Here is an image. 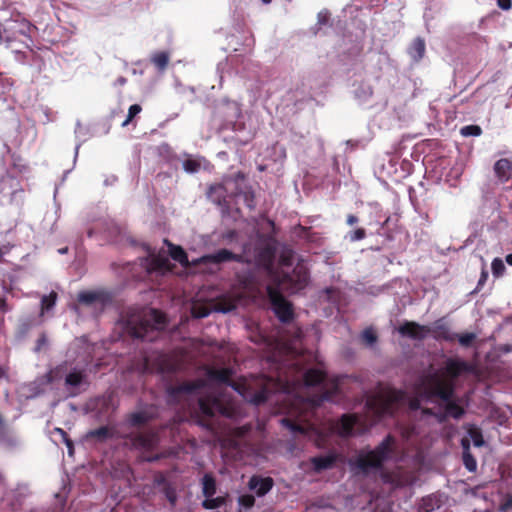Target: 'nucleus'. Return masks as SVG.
<instances>
[{
    "mask_svg": "<svg viewBox=\"0 0 512 512\" xmlns=\"http://www.w3.org/2000/svg\"><path fill=\"white\" fill-rule=\"evenodd\" d=\"M419 388L421 395L427 399L439 398L446 403L445 412L448 416L459 419L465 411L463 407L452 400L454 384L442 377L438 372L430 373L421 379Z\"/></svg>",
    "mask_w": 512,
    "mask_h": 512,
    "instance_id": "obj_1",
    "label": "nucleus"
},
{
    "mask_svg": "<svg viewBox=\"0 0 512 512\" xmlns=\"http://www.w3.org/2000/svg\"><path fill=\"white\" fill-rule=\"evenodd\" d=\"M166 322L164 313L157 309H152L149 319H129L126 323V330L133 338L152 342L158 337L159 331L164 329Z\"/></svg>",
    "mask_w": 512,
    "mask_h": 512,
    "instance_id": "obj_2",
    "label": "nucleus"
},
{
    "mask_svg": "<svg viewBox=\"0 0 512 512\" xmlns=\"http://www.w3.org/2000/svg\"><path fill=\"white\" fill-rule=\"evenodd\" d=\"M47 382L52 384L64 380V386L68 396L80 395L88 386L89 381L84 369L72 368L67 371L66 364L57 365L46 374Z\"/></svg>",
    "mask_w": 512,
    "mask_h": 512,
    "instance_id": "obj_3",
    "label": "nucleus"
},
{
    "mask_svg": "<svg viewBox=\"0 0 512 512\" xmlns=\"http://www.w3.org/2000/svg\"><path fill=\"white\" fill-rule=\"evenodd\" d=\"M395 438L388 434L373 450L361 451L354 461V466L367 474L371 469H380L394 450Z\"/></svg>",
    "mask_w": 512,
    "mask_h": 512,
    "instance_id": "obj_4",
    "label": "nucleus"
},
{
    "mask_svg": "<svg viewBox=\"0 0 512 512\" xmlns=\"http://www.w3.org/2000/svg\"><path fill=\"white\" fill-rule=\"evenodd\" d=\"M406 393L402 390L390 389L384 394L373 396L367 400V407L377 416H393L397 407L406 401Z\"/></svg>",
    "mask_w": 512,
    "mask_h": 512,
    "instance_id": "obj_5",
    "label": "nucleus"
},
{
    "mask_svg": "<svg viewBox=\"0 0 512 512\" xmlns=\"http://www.w3.org/2000/svg\"><path fill=\"white\" fill-rule=\"evenodd\" d=\"M266 292L277 319L283 324L291 323L295 317L293 305L283 296L280 286L268 285Z\"/></svg>",
    "mask_w": 512,
    "mask_h": 512,
    "instance_id": "obj_6",
    "label": "nucleus"
},
{
    "mask_svg": "<svg viewBox=\"0 0 512 512\" xmlns=\"http://www.w3.org/2000/svg\"><path fill=\"white\" fill-rule=\"evenodd\" d=\"M124 439L127 447L142 452H152L159 444L158 433L153 429L131 432Z\"/></svg>",
    "mask_w": 512,
    "mask_h": 512,
    "instance_id": "obj_7",
    "label": "nucleus"
},
{
    "mask_svg": "<svg viewBox=\"0 0 512 512\" xmlns=\"http://www.w3.org/2000/svg\"><path fill=\"white\" fill-rule=\"evenodd\" d=\"M180 368V364L169 354L157 352L153 356L144 357V370L150 373L174 374Z\"/></svg>",
    "mask_w": 512,
    "mask_h": 512,
    "instance_id": "obj_8",
    "label": "nucleus"
},
{
    "mask_svg": "<svg viewBox=\"0 0 512 512\" xmlns=\"http://www.w3.org/2000/svg\"><path fill=\"white\" fill-rule=\"evenodd\" d=\"M36 29L28 20L21 18L18 14L16 18L7 20L3 26L4 42L10 43L18 36L29 37L32 30Z\"/></svg>",
    "mask_w": 512,
    "mask_h": 512,
    "instance_id": "obj_9",
    "label": "nucleus"
},
{
    "mask_svg": "<svg viewBox=\"0 0 512 512\" xmlns=\"http://www.w3.org/2000/svg\"><path fill=\"white\" fill-rule=\"evenodd\" d=\"M206 386L203 379L184 381L178 385H171L167 388V401L169 404H179L183 395H192Z\"/></svg>",
    "mask_w": 512,
    "mask_h": 512,
    "instance_id": "obj_10",
    "label": "nucleus"
},
{
    "mask_svg": "<svg viewBox=\"0 0 512 512\" xmlns=\"http://www.w3.org/2000/svg\"><path fill=\"white\" fill-rule=\"evenodd\" d=\"M113 295L105 289L84 290L77 295L78 303L85 306H98L104 308L111 304Z\"/></svg>",
    "mask_w": 512,
    "mask_h": 512,
    "instance_id": "obj_11",
    "label": "nucleus"
},
{
    "mask_svg": "<svg viewBox=\"0 0 512 512\" xmlns=\"http://www.w3.org/2000/svg\"><path fill=\"white\" fill-rule=\"evenodd\" d=\"M228 261H234L242 264H250L252 261L244 254H236L228 249H219L212 254H207L201 257V262L204 264H220Z\"/></svg>",
    "mask_w": 512,
    "mask_h": 512,
    "instance_id": "obj_12",
    "label": "nucleus"
},
{
    "mask_svg": "<svg viewBox=\"0 0 512 512\" xmlns=\"http://www.w3.org/2000/svg\"><path fill=\"white\" fill-rule=\"evenodd\" d=\"M309 281V273L303 266H297L294 268L292 274H284L277 280L278 286H283L286 283H291L292 288L295 290L303 289Z\"/></svg>",
    "mask_w": 512,
    "mask_h": 512,
    "instance_id": "obj_13",
    "label": "nucleus"
},
{
    "mask_svg": "<svg viewBox=\"0 0 512 512\" xmlns=\"http://www.w3.org/2000/svg\"><path fill=\"white\" fill-rule=\"evenodd\" d=\"M397 330L401 336L418 341L424 340L430 334L429 326L415 321H405Z\"/></svg>",
    "mask_w": 512,
    "mask_h": 512,
    "instance_id": "obj_14",
    "label": "nucleus"
},
{
    "mask_svg": "<svg viewBox=\"0 0 512 512\" xmlns=\"http://www.w3.org/2000/svg\"><path fill=\"white\" fill-rule=\"evenodd\" d=\"M437 341L454 342L457 337V333H453L450 330L448 324L443 318L436 320L432 327H430V334Z\"/></svg>",
    "mask_w": 512,
    "mask_h": 512,
    "instance_id": "obj_15",
    "label": "nucleus"
},
{
    "mask_svg": "<svg viewBox=\"0 0 512 512\" xmlns=\"http://www.w3.org/2000/svg\"><path fill=\"white\" fill-rule=\"evenodd\" d=\"M444 371L451 378L448 380L453 383L452 380L459 377L462 373L471 372L472 367L464 360L449 358L445 362Z\"/></svg>",
    "mask_w": 512,
    "mask_h": 512,
    "instance_id": "obj_16",
    "label": "nucleus"
},
{
    "mask_svg": "<svg viewBox=\"0 0 512 512\" xmlns=\"http://www.w3.org/2000/svg\"><path fill=\"white\" fill-rule=\"evenodd\" d=\"M233 374L234 371L230 367H224L220 369L206 367V377L211 382L233 386L231 380Z\"/></svg>",
    "mask_w": 512,
    "mask_h": 512,
    "instance_id": "obj_17",
    "label": "nucleus"
},
{
    "mask_svg": "<svg viewBox=\"0 0 512 512\" xmlns=\"http://www.w3.org/2000/svg\"><path fill=\"white\" fill-rule=\"evenodd\" d=\"M275 251L271 246H263L256 249L254 262L257 267L270 270L273 266Z\"/></svg>",
    "mask_w": 512,
    "mask_h": 512,
    "instance_id": "obj_18",
    "label": "nucleus"
},
{
    "mask_svg": "<svg viewBox=\"0 0 512 512\" xmlns=\"http://www.w3.org/2000/svg\"><path fill=\"white\" fill-rule=\"evenodd\" d=\"M157 418V411L153 407L133 412L128 416V423L132 427H141Z\"/></svg>",
    "mask_w": 512,
    "mask_h": 512,
    "instance_id": "obj_19",
    "label": "nucleus"
},
{
    "mask_svg": "<svg viewBox=\"0 0 512 512\" xmlns=\"http://www.w3.org/2000/svg\"><path fill=\"white\" fill-rule=\"evenodd\" d=\"M201 414L207 418H212L216 413L222 412L221 402L212 396H205L198 401Z\"/></svg>",
    "mask_w": 512,
    "mask_h": 512,
    "instance_id": "obj_20",
    "label": "nucleus"
},
{
    "mask_svg": "<svg viewBox=\"0 0 512 512\" xmlns=\"http://www.w3.org/2000/svg\"><path fill=\"white\" fill-rule=\"evenodd\" d=\"M359 422L357 414H343L337 423V432L341 437L353 435L354 427Z\"/></svg>",
    "mask_w": 512,
    "mask_h": 512,
    "instance_id": "obj_21",
    "label": "nucleus"
},
{
    "mask_svg": "<svg viewBox=\"0 0 512 512\" xmlns=\"http://www.w3.org/2000/svg\"><path fill=\"white\" fill-rule=\"evenodd\" d=\"M273 485L274 481L271 477L252 476L248 482V487L255 490L259 497L266 495L273 488Z\"/></svg>",
    "mask_w": 512,
    "mask_h": 512,
    "instance_id": "obj_22",
    "label": "nucleus"
},
{
    "mask_svg": "<svg viewBox=\"0 0 512 512\" xmlns=\"http://www.w3.org/2000/svg\"><path fill=\"white\" fill-rule=\"evenodd\" d=\"M494 173L500 183H507L512 175V161L507 158L497 160L494 164Z\"/></svg>",
    "mask_w": 512,
    "mask_h": 512,
    "instance_id": "obj_23",
    "label": "nucleus"
},
{
    "mask_svg": "<svg viewBox=\"0 0 512 512\" xmlns=\"http://www.w3.org/2000/svg\"><path fill=\"white\" fill-rule=\"evenodd\" d=\"M20 189V182L16 177L5 174L0 178V196H14Z\"/></svg>",
    "mask_w": 512,
    "mask_h": 512,
    "instance_id": "obj_24",
    "label": "nucleus"
},
{
    "mask_svg": "<svg viewBox=\"0 0 512 512\" xmlns=\"http://www.w3.org/2000/svg\"><path fill=\"white\" fill-rule=\"evenodd\" d=\"M338 456L334 453H330L325 456H316L311 458V463L316 472H322L324 470L332 468L337 462Z\"/></svg>",
    "mask_w": 512,
    "mask_h": 512,
    "instance_id": "obj_25",
    "label": "nucleus"
},
{
    "mask_svg": "<svg viewBox=\"0 0 512 512\" xmlns=\"http://www.w3.org/2000/svg\"><path fill=\"white\" fill-rule=\"evenodd\" d=\"M326 379V373L319 368H310L303 374V383L305 386L314 387Z\"/></svg>",
    "mask_w": 512,
    "mask_h": 512,
    "instance_id": "obj_26",
    "label": "nucleus"
},
{
    "mask_svg": "<svg viewBox=\"0 0 512 512\" xmlns=\"http://www.w3.org/2000/svg\"><path fill=\"white\" fill-rule=\"evenodd\" d=\"M271 379H265L261 384V388L253 392L250 396L249 401L254 405H261L269 399L271 390L269 388Z\"/></svg>",
    "mask_w": 512,
    "mask_h": 512,
    "instance_id": "obj_27",
    "label": "nucleus"
},
{
    "mask_svg": "<svg viewBox=\"0 0 512 512\" xmlns=\"http://www.w3.org/2000/svg\"><path fill=\"white\" fill-rule=\"evenodd\" d=\"M150 62L158 71L163 72L166 70L170 62V53L168 51L154 52L150 57Z\"/></svg>",
    "mask_w": 512,
    "mask_h": 512,
    "instance_id": "obj_28",
    "label": "nucleus"
},
{
    "mask_svg": "<svg viewBox=\"0 0 512 512\" xmlns=\"http://www.w3.org/2000/svg\"><path fill=\"white\" fill-rule=\"evenodd\" d=\"M408 53L414 61H420L425 54V41L420 37L414 39L409 47Z\"/></svg>",
    "mask_w": 512,
    "mask_h": 512,
    "instance_id": "obj_29",
    "label": "nucleus"
},
{
    "mask_svg": "<svg viewBox=\"0 0 512 512\" xmlns=\"http://www.w3.org/2000/svg\"><path fill=\"white\" fill-rule=\"evenodd\" d=\"M462 446H463V464L468 471L474 472L477 468V462H476L475 458L473 457V455L470 453L469 440L463 439Z\"/></svg>",
    "mask_w": 512,
    "mask_h": 512,
    "instance_id": "obj_30",
    "label": "nucleus"
},
{
    "mask_svg": "<svg viewBox=\"0 0 512 512\" xmlns=\"http://www.w3.org/2000/svg\"><path fill=\"white\" fill-rule=\"evenodd\" d=\"M202 493L205 498H210L216 493V480L212 474H205L202 478Z\"/></svg>",
    "mask_w": 512,
    "mask_h": 512,
    "instance_id": "obj_31",
    "label": "nucleus"
},
{
    "mask_svg": "<svg viewBox=\"0 0 512 512\" xmlns=\"http://www.w3.org/2000/svg\"><path fill=\"white\" fill-rule=\"evenodd\" d=\"M169 254L171 258L181 265H188V256L185 250L181 246L169 244Z\"/></svg>",
    "mask_w": 512,
    "mask_h": 512,
    "instance_id": "obj_32",
    "label": "nucleus"
},
{
    "mask_svg": "<svg viewBox=\"0 0 512 512\" xmlns=\"http://www.w3.org/2000/svg\"><path fill=\"white\" fill-rule=\"evenodd\" d=\"M151 268L155 271H170L172 266L167 257L157 255L151 259Z\"/></svg>",
    "mask_w": 512,
    "mask_h": 512,
    "instance_id": "obj_33",
    "label": "nucleus"
},
{
    "mask_svg": "<svg viewBox=\"0 0 512 512\" xmlns=\"http://www.w3.org/2000/svg\"><path fill=\"white\" fill-rule=\"evenodd\" d=\"M57 297V293L55 291H51L48 295H44L41 298V314H44L55 306Z\"/></svg>",
    "mask_w": 512,
    "mask_h": 512,
    "instance_id": "obj_34",
    "label": "nucleus"
},
{
    "mask_svg": "<svg viewBox=\"0 0 512 512\" xmlns=\"http://www.w3.org/2000/svg\"><path fill=\"white\" fill-rule=\"evenodd\" d=\"M89 436L92 438H96L100 441H104L106 439L113 437V430L108 426H101L97 429L90 431Z\"/></svg>",
    "mask_w": 512,
    "mask_h": 512,
    "instance_id": "obj_35",
    "label": "nucleus"
},
{
    "mask_svg": "<svg viewBox=\"0 0 512 512\" xmlns=\"http://www.w3.org/2000/svg\"><path fill=\"white\" fill-rule=\"evenodd\" d=\"M339 394H340V388H339L338 380L335 379L332 382V387L323 391V393L321 395V399L323 401H331L332 402L335 400V397L338 396Z\"/></svg>",
    "mask_w": 512,
    "mask_h": 512,
    "instance_id": "obj_36",
    "label": "nucleus"
},
{
    "mask_svg": "<svg viewBox=\"0 0 512 512\" xmlns=\"http://www.w3.org/2000/svg\"><path fill=\"white\" fill-rule=\"evenodd\" d=\"M225 503V497L218 496L213 498L212 496L210 498H205V500L202 502V507L207 510H212L223 506Z\"/></svg>",
    "mask_w": 512,
    "mask_h": 512,
    "instance_id": "obj_37",
    "label": "nucleus"
},
{
    "mask_svg": "<svg viewBox=\"0 0 512 512\" xmlns=\"http://www.w3.org/2000/svg\"><path fill=\"white\" fill-rule=\"evenodd\" d=\"M237 307V302L234 299L221 298L216 304L217 311L226 313L230 312Z\"/></svg>",
    "mask_w": 512,
    "mask_h": 512,
    "instance_id": "obj_38",
    "label": "nucleus"
},
{
    "mask_svg": "<svg viewBox=\"0 0 512 512\" xmlns=\"http://www.w3.org/2000/svg\"><path fill=\"white\" fill-rule=\"evenodd\" d=\"M281 423L284 427L295 434H306V429L302 425L296 423L294 420L283 418Z\"/></svg>",
    "mask_w": 512,
    "mask_h": 512,
    "instance_id": "obj_39",
    "label": "nucleus"
},
{
    "mask_svg": "<svg viewBox=\"0 0 512 512\" xmlns=\"http://www.w3.org/2000/svg\"><path fill=\"white\" fill-rule=\"evenodd\" d=\"M477 336L473 332H466L463 334H457L456 340H458L459 344L462 347H471L475 342Z\"/></svg>",
    "mask_w": 512,
    "mask_h": 512,
    "instance_id": "obj_40",
    "label": "nucleus"
},
{
    "mask_svg": "<svg viewBox=\"0 0 512 512\" xmlns=\"http://www.w3.org/2000/svg\"><path fill=\"white\" fill-rule=\"evenodd\" d=\"M491 269L494 277L498 278L504 274L506 267L502 259L494 258L491 263Z\"/></svg>",
    "mask_w": 512,
    "mask_h": 512,
    "instance_id": "obj_41",
    "label": "nucleus"
},
{
    "mask_svg": "<svg viewBox=\"0 0 512 512\" xmlns=\"http://www.w3.org/2000/svg\"><path fill=\"white\" fill-rule=\"evenodd\" d=\"M201 163L192 158H187L183 161V169L188 173H196L199 171Z\"/></svg>",
    "mask_w": 512,
    "mask_h": 512,
    "instance_id": "obj_42",
    "label": "nucleus"
},
{
    "mask_svg": "<svg viewBox=\"0 0 512 512\" xmlns=\"http://www.w3.org/2000/svg\"><path fill=\"white\" fill-rule=\"evenodd\" d=\"M460 133L462 136H480L482 129L479 125H467L461 128Z\"/></svg>",
    "mask_w": 512,
    "mask_h": 512,
    "instance_id": "obj_43",
    "label": "nucleus"
},
{
    "mask_svg": "<svg viewBox=\"0 0 512 512\" xmlns=\"http://www.w3.org/2000/svg\"><path fill=\"white\" fill-rule=\"evenodd\" d=\"M142 111V107L139 104H133L129 107L128 115L125 121L122 123V126H127L140 112Z\"/></svg>",
    "mask_w": 512,
    "mask_h": 512,
    "instance_id": "obj_44",
    "label": "nucleus"
},
{
    "mask_svg": "<svg viewBox=\"0 0 512 512\" xmlns=\"http://www.w3.org/2000/svg\"><path fill=\"white\" fill-rule=\"evenodd\" d=\"M366 237V230L364 228H357L353 231H350L347 234V238L350 242H356L363 240Z\"/></svg>",
    "mask_w": 512,
    "mask_h": 512,
    "instance_id": "obj_45",
    "label": "nucleus"
},
{
    "mask_svg": "<svg viewBox=\"0 0 512 512\" xmlns=\"http://www.w3.org/2000/svg\"><path fill=\"white\" fill-rule=\"evenodd\" d=\"M239 195L243 197V200L248 208H250V209L254 208V206H255L254 198L255 197H254V193L251 189L240 192Z\"/></svg>",
    "mask_w": 512,
    "mask_h": 512,
    "instance_id": "obj_46",
    "label": "nucleus"
},
{
    "mask_svg": "<svg viewBox=\"0 0 512 512\" xmlns=\"http://www.w3.org/2000/svg\"><path fill=\"white\" fill-rule=\"evenodd\" d=\"M362 340L368 345H373L377 341V335L371 328H367L362 333Z\"/></svg>",
    "mask_w": 512,
    "mask_h": 512,
    "instance_id": "obj_47",
    "label": "nucleus"
},
{
    "mask_svg": "<svg viewBox=\"0 0 512 512\" xmlns=\"http://www.w3.org/2000/svg\"><path fill=\"white\" fill-rule=\"evenodd\" d=\"M498 509L500 512H508L512 509V494L508 493L503 497Z\"/></svg>",
    "mask_w": 512,
    "mask_h": 512,
    "instance_id": "obj_48",
    "label": "nucleus"
},
{
    "mask_svg": "<svg viewBox=\"0 0 512 512\" xmlns=\"http://www.w3.org/2000/svg\"><path fill=\"white\" fill-rule=\"evenodd\" d=\"M238 502L241 506L248 509L254 506L255 497L251 494H244L239 497Z\"/></svg>",
    "mask_w": 512,
    "mask_h": 512,
    "instance_id": "obj_49",
    "label": "nucleus"
},
{
    "mask_svg": "<svg viewBox=\"0 0 512 512\" xmlns=\"http://www.w3.org/2000/svg\"><path fill=\"white\" fill-rule=\"evenodd\" d=\"M469 434H470V437L472 438V441L476 447H481L484 444V439H483L482 433L479 430H477V429L470 430Z\"/></svg>",
    "mask_w": 512,
    "mask_h": 512,
    "instance_id": "obj_50",
    "label": "nucleus"
},
{
    "mask_svg": "<svg viewBox=\"0 0 512 512\" xmlns=\"http://www.w3.org/2000/svg\"><path fill=\"white\" fill-rule=\"evenodd\" d=\"M57 431L61 433L69 453L72 454L74 449L73 441L68 437L67 433L64 430L58 428Z\"/></svg>",
    "mask_w": 512,
    "mask_h": 512,
    "instance_id": "obj_51",
    "label": "nucleus"
},
{
    "mask_svg": "<svg viewBox=\"0 0 512 512\" xmlns=\"http://www.w3.org/2000/svg\"><path fill=\"white\" fill-rule=\"evenodd\" d=\"M488 276H489L488 271L485 268H483L481 271L480 278L477 283V290H480L485 285V283L488 279Z\"/></svg>",
    "mask_w": 512,
    "mask_h": 512,
    "instance_id": "obj_52",
    "label": "nucleus"
},
{
    "mask_svg": "<svg viewBox=\"0 0 512 512\" xmlns=\"http://www.w3.org/2000/svg\"><path fill=\"white\" fill-rule=\"evenodd\" d=\"M244 288L250 289L254 285V280L252 276H245L239 280Z\"/></svg>",
    "mask_w": 512,
    "mask_h": 512,
    "instance_id": "obj_53",
    "label": "nucleus"
},
{
    "mask_svg": "<svg viewBox=\"0 0 512 512\" xmlns=\"http://www.w3.org/2000/svg\"><path fill=\"white\" fill-rule=\"evenodd\" d=\"M193 315L196 318H204L209 315V310L207 308H199V309H193Z\"/></svg>",
    "mask_w": 512,
    "mask_h": 512,
    "instance_id": "obj_54",
    "label": "nucleus"
},
{
    "mask_svg": "<svg viewBox=\"0 0 512 512\" xmlns=\"http://www.w3.org/2000/svg\"><path fill=\"white\" fill-rule=\"evenodd\" d=\"M420 400L417 397H413L409 400V408L411 410H418L420 408Z\"/></svg>",
    "mask_w": 512,
    "mask_h": 512,
    "instance_id": "obj_55",
    "label": "nucleus"
},
{
    "mask_svg": "<svg viewBox=\"0 0 512 512\" xmlns=\"http://www.w3.org/2000/svg\"><path fill=\"white\" fill-rule=\"evenodd\" d=\"M12 309L11 306L8 305L5 298L0 297V312L6 313Z\"/></svg>",
    "mask_w": 512,
    "mask_h": 512,
    "instance_id": "obj_56",
    "label": "nucleus"
},
{
    "mask_svg": "<svg viewBox=\"0 0 512 512\" xmlns=\"http://www.w3.org/2000/svg\"><path fill=\"white\" fill-rule=\"evenodd\" d=\"M497 5L503 10H509L512 3L511 0H497Z\"/></svg>",
    "mask_w": 512,
    "mask_h": 512,
    "instance_id": "obj_57",
    "label": "nucleus"
},
{
    "mask_svg": "<svg viewBox=\"0 0 512 512\" xmlns=\"http://www.w3.org/2000/svg\"><path fill=\"white\" fill-rule=\"evenodd\" d=\"M359 221L358 217L353 215V214H349L347 216V219H346V223L350 226L356 224L357 222Z\"/></svg>",
    "mask_w": 512,
    "mask_h": 512,
    "instance_id": "obj_58",
    "label": "nucleus"
},
{
    "mask_svg": "<svg viewBox=\"0 0 512 512\" xmlns=\"http://www.w3.org/2000/svg\"><path fill=\"white\" fill-rule=\"evenodd\" d=\"M237 236V232L235 230H229L223 236L226 240H233Z\"/></svg>",
    "mask_w": 512,
    "mask_h": 512,
    "instance_id": "obj_59",
    "label": "nucleus"
},
{
    "mask_svg": "<svg viewBox=\"0 0 512 512\" xmlns=\"http://www.w3.org/2000/svg\"><path fill=\"white\" fill-rule=\"evenodd\" d=\"M160 458H161V456L159 454H156L154 456L146 457L145 460L148 462H155V461L159 460Z\"/></svg>",
    "mask_w": 512,
    "mask_h": 512,
    "instance_id": "obj_60",
    "label": "nucleus"
},
{
    "mask_svg": "<svg viewBox=\"0 0 512 512\" xmlns=\"http://www.w3.org/2000/svg\"><path fill=\"white\" fill-rule=\"evenodd\" d=\"M45 341H46V339H45V336H44V335H43V336H41V337L38 339V341H37V347H36V350H37V351H38V350H40L41 345H42V344H44V343H45Z\"/></svg>",
    "mask_w": 512,
    "mask_h": 512,
    "instance_id": "obj_61",
    "label": "nucleus"
},
{
    "mask_svg": "<svg viewBox=\"0 0 512 512\" xmlns=\"http://www.w3.org/2000/svg\"><path fill=\"white\" fill-rule=\"evenodd\" d=\"M4 428H5L4 421H3L2 417L0 416V439H2L4 436Z\"/></svg>",
    "mask_w": 512,
    "mask_h": 512,
    "instance_id": "obj_62",
    "label": "nucleus"
},
{
    "mask_svg": "<svg viewBox=\"0 0 512 512\" xmlns=\"http://www.w3.org/2000/svg\"><path fill=\"white\" fill-rule=\"evenodd\" d=\"M6 374H7V368L0 366V379L3 378L4 376H6Z\"/></svg>",
    "mask_w": 512,
    "mask_h": 512,
    "instance_id": "obj_63",
    "label": "nucleus"
},
{
    "mask_svg": "<svg viewBox=\"0 0 512 512\" xmlns=\"http://www.w3.org/2000/svg\"><path fill=\"white\" fill-rule=\"evenodd\" d=\"M505 259L506 262L512 266V253L508 254Z\"/></svg>",
    "mask_w": 512,
    "mask_h": 512,
    "instance_id": "obj_64",
    "label": "nucleus"
}]
</instances>
